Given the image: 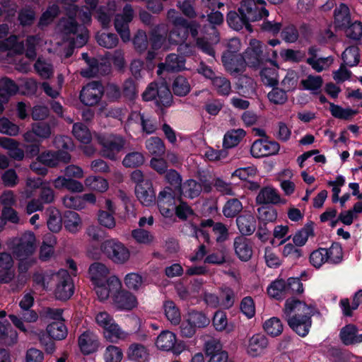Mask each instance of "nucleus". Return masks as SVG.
Here are the masks:
<instances>
[{"mask_svg": "<svg viewBox=\"0 0 362 362\" xmlns=\"http://www.w3.org/2000/svg\"><path fill=\"white\" fill-rule=\"evenodd\" d=\"M315 307L295 298H288L284 303L283 317L288 326L298 335L306 336L312 325L311 316Z\"/></svg>", "mask_w": 362, "mask_h": 362, "instance_id": "obj_1", "label": "nucleus"}, {"mask_svg": "<svg viewBox=\"0 0 362 362\" xmlns=\"http://www.w3.org/2000/svg\"><path fill=\"white\" fill-rule=\"evenodd\" d=\"M88 255L93 259H100L101 255L115 264H122L128 262L131 253L129 250L121 242L116 239H110L103 242L100 249L90 247L88 250Z\"/></svg>", "mask_w": 362, "mask_h": 362, "instance_id": "obj_2", "label": "nucleus"}, {"mask_svg": "<svg viewBox=\"0 0 362 362\" xmlns=\"http://www.w3.org/2000/svg\"><path fill=\"white\" fill-rule=\"evenodd\" d=\"M58 28L62 31L63 38L69 41L74 47H81L88 41V30L84 26L77 25L73 16L61 20Z\"/></svg>", "mask_w": 362, "mask_h": 362, "instance_id": "obj_3", "label": "nucleus"}, {"mask_svg": "<svg viewBox=\"0 0 362 362\" xmlns=\"http://www.w3.org/2000/svg\"><path fill=\"white\" fill-rule=\"evenodd\" d=\"M95 322L103 329L104 338L110 342L117 343L126 339L129 334L122 329L113 317L106 311H99L95 315Z\"/></svg>", "mask_w": 362, "mask_h": 362, "instance_id": "obj_4", "label": "nucleus"}, {"mask_svg": "<svg viewBox=\"0 0 362 362\" xmlns=\"http://www.w3.org/2000/svg\"><path fill=\"white\" fill-rule=\"evenodd\" d=\"M303 284L298 278H288L287 280L276 279L267 288L268 295L277 300H283L286 296L303 292Z\"/></svg>", "mask_w": 362, "mask_h": 362, "instance_id": "obj_5", "label": "nucleus"}, {"mask_svg": "<svg viewBox=\"0 0 362 362\" xmlns=\"http://www.w3.org/2000/svg\"><path fill=\"white\" fill-rule=\"evenodd\" d=\"M264 48H265V45L259 40H250L248 47L243 54L245 66L257 68L263 60L272 62L276 59L278 56L276 51H272L271 56L268 53H264Z\"/></svg>", "mask_w": 362, "mask_h": 362, "instance_id": "obj_6", "label": "nucleus"}, {"mask_svg": "<svg viewBox=\"0 0 362 362\" xmlns=\"http://www.w3.org/2000/svg\"><path fill=\"white\" fill-rule=\"evenodd\" d=\"M8 245L17 259H27L36 250V238L33 232L28 231L21 236L12 239Z\"/></svg>", "mask_w": 362, "mask_h": 362, "instance_id": "obj_7", "label": "nucleus"}, {"mask_svg": "<svg viewBox=\"0 0 362 362\" xmlns=\"http://www.w3.org/2000/svg\"><path fill=\"white\" fill-rule=\"evenodd\" d=\"M210 323V319L202 311L191 310L185 315L180 329L183 337L190 338L198 329L204 328Z\"/></svg>", "mask_w": 362, "mask_h": 362, "instance_id": "obj_8", "label": "nucleus"}, {"mask_svg": "<svg viewBox=\"0 0 362 362\" xmlns=\"http://www.w3.org/2000/svg\"><path fill=\"white\" fill-rule=\"evenodd\" d=\"M97 140L102 146L103 156L113 160L117 158V154L123 149L126 143L122 136L115 134L98 135Z\"/></svg>", "mask_w": 362, "mask_h": 362, "instance_id": "obj_9", "label": "nucleus"}, {"mask_svg": "<svg viewBox=\"0 0 362 362\" xmlns=\"http://www.w3.org/2000/svg\"><path fill=\"white\" fill-rule=\"evenodd\" d=\"M265 5L264 0H242L238 13L245 15L250 21H257L269 15Z\"/></svg>", "mask_w": 362, "mask_h": 362, "instance_id": "obj_10", "label": "nucleus"}, {"mask_svg": "<svg viewBox=\"0 0 362 362\" xmlns=\"http://www.w3.org/2000/svg\"><path fill=\"white\" fill-rule=\"evenodd\" d=\"M56 288L54 295L57 299L67 300L74 293V284L66 270L61 269L53 276Z\"/></svg>", "mask_w": 362, "mask_h": 362, "instance_id": "obj_11", "label": "nucleus"}, {"mask_svg": "<svg viewBox=\"0 0 362 362\" xmlns=\"http://www.w3.org/2000/svg\"><path fill=\"white\" fill-rule=\"evenodd\" d=\"M134 124H139L142 132L147 134L154 133L157 129L156 118L146 112H132L128 119V128L132 129Z\"/></svg>", "mask_w": 362, "mask_h": 362, "instance_id": "obj_12", "label": "nucleus"}, {"mask_svg": "<svg viewBox=\"0 0 362 362\" xmlns=\"http://www.w3.org/2000/svg\"><path fill=\"white\" fill-rule=\"evenodd\" d=\"M103 94V87L98 82H92L84 86L80 93L81 102L87 106L98 103Z\"/></svg>", "mask_w": 362, "mask_h": 362, "instance_id": "obj_13", "label": "nucleus"}, {"mask_svg": "<svg viewBox=\"0 0 362 362\" xmlns=\"http://www.w3.org/2000/svg\"><path fill=\"white\" fill-rule=\"evenodd\" d=\"M133 9L130 5H127L123 9L122 15H117L115 20V27L117 32L124 42H128L130 40V32L129 30V23L133 18Z\"/></svg>", "mask_w": 362, "mask_h": 362, "instance_id": "obj_14", "label": "nucleus"}, {"mask_svg": "<svg viewBox=\"0 0 362 362\" xmlns=\"http://www.w3.org/2000/svg\"><path fill=\"white\" fill-rule=\"evenodd\" d=\"M121 281L116 276H111L105 282L94 286V289L100 301L106 300L110 295L112 296L121 288Z\"/></svg>", "mask_w": 362, "mask_h": 362, "instance_id": "obj_15", "label": "nucleus"}, {"mask_svg": "<svg viewBox=\"0 0 362 362\" xmlns=\"http://www.w3.org/2000/svg\"><path fill=\"white\" fill-rule=\"evenodd\" d=\"M176 343L177 337L175 334L168 330L161 332L156 341V347L159 350L164 351H172L174 354L179 355L182 351V349H180L179 344L176 346Z\"/></svg>", "mask_w": 362, "mask_h": 362, "instance_id": "obj_16", "label": "nucleus"}, {"mask_svg": "<svg viewBox=\"0 0 362 362\" xmlns=\"http://www.w3.org/2000/svg\"><path fill=\"white\" fill-rule=\"evenodd\" d=\"M279 144L276 141L258 139L252 144L250 152L253 157L261 158L274 155L279 152Z\"/></svg>", "mask_w": 362, "mask_h": 362, "instance_id": "obj_17", "label": "nucleus"}, {"mask_svg": "<svg viewBox=\"0 0 362 362\" xmlns=\"http://www.w3.org/2000/svg\"><path fill=\"white\" fill-rule=\"evenodd\" d=\"M205 354L209 358L208 362H230L228 353L223 350L222 344L217 339H211L205 343Z\"/></svg>", "mask_w": 362, "mask_h": 362, "instance_id": "obj_18", "label": "nucleus"}, {"mask_svg": "<svg viewBox=\"0 0 362 362\" xmlns=\"http://www.w3.org/2000/svg\"><path fill=\"white\" fill-rule=\"evenodd\" d=\"M113 305L119 310H131L138 305L136 297L129 291H118L113 296Z\"/></svg>", "mask_w": 362, "mask_h": 362, "instance_id": "obj_19", "label": "nucleus"}, {"mask_svg": "<svg viewBox=\"0 0 362 362\" xmlns=\"http://www.w3.org/2000/svg\"><path fill=\"white\" fill-rule=\"evenodd\" d=\"M221 59L225 69L231 75L243 73L245 70L243 55H231L229 52H223Z\"/></svg>", "mask_w": 362, "mask_h": 362, "instance_id": "obj_20", "label": "nucleus"}, {"mask_svg": "<svg viewBox=\"0 0 362 362\" xmlns=\"http://www.w3.org/2000/svg\"><path fill=\"white\" fill-rule=\"evenodd\" d=\"M37 160L44 165L52 168L57 166L60 163H69L71 160V156L66 151H46L37 157Z\"/></svg>", "mask_w": 362, "mask_h": 362, "instance_id": "obj_21", "label": "nucleus"}, {"mask_svg": "<svg viewBox=\"0 0 362 362\" xmlns=\"http://www.w3.org/2000/svg\"><path fill=\"white\" fill-rule=\"evenodd\" d=\"M78 341L81 351L86 355L96 351L100 346L98 336L90 330L82 333Z\"/></svg>", "mask_w": 362, "mask_h": 362, "instance_id": "obj_22", "label": "nucleus"}, {"mask_svg": "<svg viewBox=\"0 0 362 362\" xmlns=\"http://www.w3.org/2000/svg\"><path fill=\"white\" fill-rule=\"evenodd\" d=\"M180 189L183 196L193 199L198 197L203 190L210 192L211 187L206 182L201 183L194 180H188L181 185Z\"/></svg>", "mask_w": 362, "mask_h": 362, "instance_id": "obj_23", "label": "nucleus"}, {"mask_svg": "<svg viewBox=\"0 0 362 362\" xmlns=\"http://www.w3.org/2000/svg\"><path fill=\"white\" fill-rule=\"evenodd\" d=\"M76 1L77 0H63L64 4L69 6V7L66 8L69 16H73L74 17L78 16L83 23H89L91 20L90 10H93L96 8L98 0H85L86 4L89 6L88 11H82L79 10L76 6L72 4V3Z\"/></svg>", "mask_w": 362, "mask_h": 362, "instance_id": "obj_24", "label": "nucleus"}, {"mask_svg": "<svg viewBox=\"0 0 362 362\" xmlns=\"http://www.w3.org/2000/svg\"><path fill=\"white\" fill-rule=\"evenodd\" d=\"M268 345L267 339L262 334H255L249 338L246 344L247 353L252 357H256L264 351Z\"/></svg>", "mask_w": 362, "mask_h": 362, "instance_id": "obj_25", "label": "nucleus"}, {"mask_svg": "<svg viewBox=\"0 0 362 362\" xmlns=\"http://www.w3.org/2000/svg\"><path fill=\"white\" fill-rule=\"evenodd\" d=\"M256 202L261 204H284L286 203V200L280 197L277 190L271 187L262 189L256 197Z\"/></svg>", "mask_w": 362, "mask_h": 362, "instance_id": "obj_26", "label": "nucleus"}, {"mask_svg": "<svg viewBox=\"0 0 362 362\" xmlns=\"http://www.w3.org/2000/svg\"><path fill=\"white\" fill-rule=\"evenodd\" d=\"M135 192L139 201L144 206H151L156 201V194L151 182L136 185Z\"/></svg>", "mask_w": 362, "mask_h": 362, "instance_id": "obj_27", "label": "nucleus"}, {"mask_svg": "<svg viewBox=\"0 0 362 362\" xmlns=\"http://www.w3.org/2000/svg\"><path fill=\"white\" fill-rule=\"evenodd\" d=\"M185 59L183 57L178 56L175 54H169L165 63H160L158 65L157 73L160 75L163 71H179L185 69Z\"/></svg>", "mask_w": 362, "mask_h": 362, "instance_id": "obj_28", "label": "nucleus"}, {"mask_svg": "<svg viewBox=\"0 0 362 362\" xmlns=\"http://www.w3.org/2000/svg\"><path fill=\"white\" fill-rule=\"evenodd\" d=\"M235 254L242 261H248L252 255L251 242L243 236H238L234 240Z\"/></svg>", "mask_w": 362, "mask_h": 362, "instance_id": "obj_29", "label": "nucleus"}, {"mask_svg": "<svg viewBox=\"0 0 362 362\" xmlns=\"http://www.w3.org/2000/svg\"><path fill=\"white\" fill-rule=\"evenodd\" d=\"M109 272V269L102 263L95 262L89 267V276L94 286L105 282Z\"/></svg>", "mask_w": 362, "mask_h": 362, "instance_id": "obj_30", "label": "nucleus"}, {"mask_svg": "<svg viewBox=\"0 0 362 362\" xmlns=\"http://www.w3.org/2000/svg\"><path fill=\"white\" fill-rule=\"evenodd\" d=\"M9 318L13 322V324L21 331L28 333L29 331L25 327L24 322H35L38 319V315L34 310H27L25 313H23L21 317H18L15 315H9Z\"/></svg>", "mask_w": 362, "mask_h": 362, "instance_id": "obj_31", "label": "nucleus"}, {"mask_svg": "<svg viewBox=\"0 0 362 362\" xmlns=\"http://www.w3.org/2000/svg\"><path fill=\"white\" fill-rule=\"evenodd\" d=\"M127 357L134 362H147L149 358V353L146 346L134 343L129 346Z\"/></svg>", "mask_w": 362, "mask_h": 362, "instance_id": "obj_32", "label": "nucleus"}, {"mask_svg": "<svg viewBox=\"0 0 362 362\" xmlns=\"http://www.w3.org/2000/svg\"><path fill=\"white\" fill-rule=\"evenodd\" d=\"M334 23L335 27L341 29L346 28L351 22L349 7L344 4H340L334 11Z\"/></svg>", "mask_w": 362, "mask_h": 362, "instance_id": "obj_33", "label": "nucleus"}, {"mask_svg": "<svg viewBox=\"0 0 362 362\" xmlns=\"http://www.w3.org/2000/svg\"><path fill=\"white\" fill-rule=\"evenodd\" d=\"M18 146L19 144L14 139L7 137L0 138V146L8 150L11 158L21 160L24 158V151Z\"/></svg>", "mask_w": 362, "mask_h": 362, "instance_id": "obj_34", "label": "nucleus"}, {"mask_svg": "<svg viewBox=\"0 0 362 362\" xmlns=\"http://www.w3.org/2000/svg\"><path fill=\"white\" fill-rule=\"evenodd\" d=\"M356 333V327L349 324L341 329L340 339L345 345L362 342V334L358 335Z\"/></svg>", "mask_w": 362, "mask_h": 362, "instance_id": "obj_35", "label": "nucleus"}, {"mask_svg": "<svg viewBox=\"0 0 362 362\" xmlns=\"http://www.w3.org/2000/svg\"><path fill=\"white\" fill-rule=\"evenodd\" d=\"M236 222L240 232L245 235L252 234L256 229V220L252 214L240 216Z\"/></svg>", "mask_w": 362, "mask_h": 362, "instance_id": "obj_36", "label": "nucleus"}, {"mask_svg": "<svg viewBox=\"0 0 362 362\" xmlns=\"http://www.w3.org/2000/svg\"><path fill=\"white\" fill-rule=\"evenodd\" d=\"M250 21L245 15L238 14L235 11H230L227 16L228 25L235 30H240L245 27L249 31H252Z\"/></svg>", "mask_w": 362, "mask_h": 362, "instance_id": "obj_37", "label": "nucleus"}, {"mask_svg": "<svg viewBox=\"0 0 362 362\" xmlns=\"http://www.w3.org/2000/svg\"><path fill=\"white\" fill-rule=\"evenodd\" d=\"M314 235V223L308 222L293 235L292 240L296 246L302 247L306 244L309 238L313 237Z\"/></svg>", "mask_w": 362, "mask_h": 362, "instance_id": "obj_38", "label": "nucleus"}, {"mask_svg": "<svg viewBox=\"0 0 362 362\" xmlns=\"http://www.w3.org/2000/svg\"><path fill=\"white\" fill-rule=\"evenodd\" d=\"M13 266V259L11 255L8 252L0 253V267L6 270V272H2V275L0 276V281L2 282H8L11 281L14 273L11 271Z\"/></svg>", "mask_w": 362, "mask_h": 362, "instance_id": "obj_39", "label": "nucleus"}, {"mask_svg": "<svg viewBox=\"0 0 362 362\" xmlns=\"http://www.w3.org/2000/svg\"><path fill=\"white\" fill-rule=\"evenodd\" d=\"M213 90L217 94L223 96H228L232 91L231 83L223 75H217L211 82Z\"/></svg>", "mask_w": 362, "mask_h": 362, "instance_id": "obj_40", "label": "nucleus"}, {"mask_svg": "<svg viewBox=\"0 0 362 362\" xmlns=\"http://www.w3.org/2000/svg\"><path fill=\"white\" fill-rule=\"evenodd\" d=\"M65 228L71 233H78L82 228V221L79 215L74 211H68L64 218Z\"/></svg>", "mask_w": 362, "mask_h": 362, "instance_id": "obj_41", "label": "nucleus"}, {"mask_svg": "<svg viewBox=\"0 0 362 362\" xmlns=\"http://www.w3.org/2000/svg\"><path fill=\"white\" fill-rule=\"evenodd\" d=\"M47 226L48 228L54 233L59 232L62 227V220L59 210L54 207H49L47 209Z\"/></svg>", "mask_w": 362, "mask_h": 362, "instance_id": "obj_42", "label": "nucleus"}, {"mask_svg": "<svg viewBox=\"0 0 362 362\" xmlns=\"http://www.w3.org/2000/svg\"><path fill=\"white\" fill-rule=\"evenodd\" d=\"M86 187L93 191L103 193L109 188L107 180L98 176H88L84 180Z\"/></svg>", "mask_w": 362, "mask_h": 362, "instance_id": "obj_43", "label": "nucleus"}, {"mask_svg": "<svg viewBox=\"0 0 362 362\" xmlns=\"http://www.w3.org/2000/svg\"><path fill=\"white\" fill-rule=\"evenodd\" d=\"M175 288L178 296L182 300H188L197 296L201 288V283L194 284L189 288H187L182 284H178Z\"/></svg>", "mask_w": 362, "mask_h": 362, "instance_id": "obj_44", "label": "nucleus"}, {"mask_svg": "<svg viewBox=\"0 0 362 362\" xmlns=\"http://www.w3.org/2000/svg\"><path fill=\"white\" fill-rule=\"evenodd\" d=\"M329 110L334 117L343 120H351L358 112L356 110L350 107L344 108L334 103L329 104Z\"/></svg>", "mask_w": 362, "mask_h": 362, "instance_id": "obj_45", "label": "nucleus"}, {"mask_svg": "<svg viewBox=\"0 0 362 362\" xmlns=\"http://www.w3.org/2000/svg\"><path fill=\"white\" fill-rule=\"evenodd\" d=\"M360 304H362V290L355 293L351 305L348 298L341 299L339 302L344 315L349 317L352 315V311L356 310Z\"/></svg>", "mask_w": 362, "mask_h": 362, "instance_id": "obj_46", "label": "nucleus"}, {"mask_svg": "<svg viewBox=\"0 0 362 362\" xmlns=\"http://www.w3.org/2000/svg\"><path fill=\"white\" fill-rule=\"evenodd\" d=\"M47 332L49 336L57 340H62L67 335V329L63 321L53 322L47 327Z\"/></svg>", "mask_w": 362, "mask_h": 362, "instance_id": "obj_47", "label": "nucleus"}, {"mask_svg": "<svg viewBox=\"0 0 362 362\" xmlns=\"http://www.w3.org/2000/svg\"><path fill=\"white\" fill-rule=\"evenodd\" d=\"M145 145L148 151L153 156H162L165 152L164 142L159 137H150L146 141Z\"/></svg>", "mask_w": 362, "mask_h": 362, "instance_id": "obj_48", "label": "nucleus"}, {"mask_svg": "<svg viewBox=\"0 0 362 362\" xmlns=\"http://www.w3.org/2000/svg\"><path fill=\"white\" fill-rule=\"evenodd\" d=\"M18 90V86L8 78H4L0 81V98L3 101H8L9 98Z\"/></svg>", "mask_w": 362, "mask_h": 362, "instance_id": "obj_49", "label": "nucleus"}, {"mask_svg": "<svg viewBox=\"0 0 362 362\" xmlns=\"http://www.w3.org/2000/svg\"><path fill=\"white\" fill-rule=\"evenodd\" d=\"M0 339L8 345H11L16 342L18 334L12 328L9 322H0Z\"/></svg>", "mask_w": 362, "mask_h": 362, "instance_id": "obj_50", "label": "nucleus"}, {"mask_svg": "<svg viewBox=\"0 0 362 362\" xmlns=\"http://www.w3.org/2000/svg\"><path fill=\"white\" fill-rule=\"evenodd\" d=\"M163 309L166 318L171 324L177 325L180 322V312L174 302L171 300L165 301L163 305Z\"/></svg>", "mask_w": 362, "mask_h": 362, "instance_id": "obj_51", "label": "nucleus"}, {"mask_svg": "<svg viewBox=\"0 0 362 362\" xmlns=\"http://www.w3.org/2000/svg\"><path fill=\"white\" fill-rule=\"evenodd\" d=\"M245 136L243 129H232L226 132L223 138V146L226 148H232L237 146Z\"/></svg>", "mask_w": 362, "mask_h": 362, "instance_id": "obj_52", "label": "nucleus"}, {"mask_svg": "<svg viewBox=\"0 0 362 362\" xmlns=\"http://www.w3.org/2000/svg\"><path fill=\"white\" fill-rule=\"evenodd\" d=\"M213 325L215 329L218 332H230L233 329V325L228 322L226 313L221 310L215 313L213 318Z\"/></svg>", "mask_w": 362, "mask_h": 362, "instance_id": "obj_53", "label": "nucleus"}, {"mask_svg": "<svg viewBox=\"0 0 362 362\" xmlns=\"http://www.w3.org/2000/svg\"><path fill=\"white\" fill-rule=\"evenodd\" d=\"M115 10V2H110L107 6H101L97 10V18L103 27L109 25L111 16Z\"/></svg>", "mask_w": 362, "mask_h": 362, "instance_id": "obj_54", "label": "nucleus"}, {"mask_svg": "<svg viewBox=\"0 0 362 362\" xmlns=\"http://www.w3.org/2000/svg\"><path fill=\"white\" fill-rule=\"evenodd\" d=\"M263 83L268 86H275L279 83L277 68L264 67L259 73Z\"/></svg>", "mask_w": 362, "mask_h": 362, "instance_id": "obj_55", "label": "nucleus"}, {"mask_svg": "<svg viewBox=\"0 0 362 362\" xmlns=\"http://www.w3.org/2000/svg\"><path fill=\"white\" fill-rule=\"evenodd\" d=\"M264 330L272 337H276L283 332V325L278 317H272L267 320L263 325Z\"/></svg>", "mask_w": 362, "mask_h": 362, "instance_id": "obj_56", "label": "nucleus"}, {"mask_svg": "<svg viewBox=\"0 0 362 362\" xmlns=\"http://www.w3.org/2000/svg\"><path fill=\"white\" fill-rule=\"evenodd\" d=\"M360 55L358 48L351 46L346 48L342 53L343 64L348 66H355L359 62Z\"/></svg>", "mask_w": 362, "mask_h": 362, "instance_id": "obj_57", "label": "nucleus"}, {"mask_svg": "<svg viewBox=\"0 0 362 362\" xmlns=\"http://www.w3.org/2000/svg\"><path fill=\"white\" fill-rule=\"evenodd\" d=\"M173 96L168 86L165 83L158 85L156 94V103L158 105L169 106L172 103Z\"/></svg>", "mask_w": 362, "mask_h": 362, "instance_id": "obj_58", "label": "nucleus"}, {"mask_svg": "<svg viewBox=\"0 0 362 362\" xmlns=\"http://www.w3.org/2000/svg\"><path fill=\"white\" fill-rule=\"evenodd\" d=\"M72 133L79 141L83 144H88L92 139L88 128L82 123H76L73 126Z\"/></svg>", "mask_w": 362, "mask_h": 362, "instance_id": "obj_59", "label": "nucleus"}, {"mask_svg": "<svg viewBox=\"0 0 362 362\" xmlns=\"http://www.w3.org/2000/svg\"><path fill=\"white\" fill-rule=\"evenodd\" d=\"M124 283L129 290L138 291L144 285V278L138 273H129L124 279Z\"/></svg>", "mask_w": 362, "mask_h": 362, "instance_id": "obj_60", "label": "nucleus"}, {"mask_svg": "<svg viewBox=\"0 0 362 362\" xmlns=\"http://www.w3.org/2000/svg\"><path fill=\"white\" fill-rule=\"evenodd\" d=\"M298 74L293 70H288L281 82V86L286 92L294 90L298 86Z\"/></svg>", "mask_w": 362, "mask_h": 362, "instance_id": "obj_61", "label": "nucleus"}, {"mask_svg": "<svg viewBox=\"0 0 362 362\" xmlns=\"http://www.w3.org/2000/svg\"><path fill=\"white\" fill-rule=\"evenodd\" d=\"M170 32L169 40L172 43L179 44L183 42L187 36V23L174 26Z\"/></svg>", "mask_w": 362, "mask_h": 362, "instance_id": "obj_62", "label": "nucleus"}, {"mask_svg": "<svg viewBox=\"0 0 362 362\" xmlns=\"http://www.w3.org/2000/svg\"><path fill=\"white\" fill-rule=\"evenodd\" d=\"M191 86L188 80L181 76H177L173 84L174 93L179 96H185L190 91Z\"/></svg>", "mask_w": 362, "mask_h": 362, "instance_id": "obj_63", "label": "nucleus"}, {"mask_svg": "<svg viewBox=\"0 0 362 362\" xmlns=\"http://www.w3.org/2000/svg\"><path fill=\"white\" fill-rule=\"evenodd\" d=\"M103 357L105 362H121L123 352L119 347L109 345L105 350Z\"/></svg>", "mask_w": 362, "mask_h": 362, "instance_id": "obj_64", "label": "nucleus"}]
</instances>
